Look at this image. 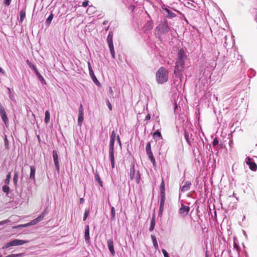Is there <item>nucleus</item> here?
<instances>
[{
	"mask_svg": "<svg viewBox=\"0 0 257 257\" xmlns=\"http://www.w3.org/2000/svg\"><path fill=\"white\" fill-rule=\"evenodd\" d=\"M233 246H234V248H236V249H237V248L238 247L237 244L236 243H235L234 242L233 243Z\"/></svg>",
	"mask_w": 257,
	"mask_h": 257,
	"instance_id": "obj_54",
	"label": "nucleus"
},
{
	"mask_svg": "<svg viewBox=\"0 0 257 257\" xmlns=\"http://www.w3.org/2000/svg\"><path fill=\"white\" fill-rule=\"evenodd\" d=\"M35 172H36V168L34 166H30V174L29 177V180L31 181H33L35 182Z\"/></svg>",
	"mask_w": 257,
	"mask_h": 257,
	"instance_id": "obj_20",
	"label": "nucleus"
},
{
	"mask_svg": "<svg viewBox=\"0 0 257 257\" xmlns=\"http://www.w3.org/2000/svg\"><path fill=\"white\" fill-rule=\"evenodd\" d=\"M45 122L47 123L50 121V113L48 110H46L45 113Z\"/></svg>",
	"mask_w": 257,
	"mask_h": 257,
	"instance_id": "obj_36",
	"label": "nucleus"
},
{
	"mask_svg": "<svg viewBox=\"0 0 257 257\" xmlns=\"http://www.w3.org/2000/svg\"><path fill=\"white\" fill-rule=\"evenodd\" d=\"M184 69L185 65L175 63L174 74L177 78L180 79V81H182Z\"/></svg>",
	"mask_w": 257,
	"mask_h": 257,
	"instance_id": "obj_5",
	"label": "nucleus"
},
{
	"mask_svg": "<svg viewBox=\"0 0 257 257\" xmlns=\"http://www.w3.org/2000/svg\"><path fill=\"white\" fill-rule=\"evenodd\" d=\"M108 22L107 21H104L103 22V25H106V24H108Z\"/></svg>",
	"mask_w": 257,
	"mask_h": 257,
	"instance_id": "obj_55",
	"label": "nucleus"
},
{
	"mask_svg": "<svg viewBox=\"0 0 257 257\" xmlns=\"http://www.w3.org/2000/svg\"><path fill=\"white\" fill-rule=\"evenodd\" d=\"M230 143H232V141H231H231H229V145H230Z\"/></svg>",
	"mask_w": 257,
	"mask_h": 257,
	"instance_id": "obj_62",
	"label": "nucleus"
},
{
	"mask_svg": "<svg viewBox=\"0 0 257 257\" xmlns=\"http://www.w3.org/2000/svg\"><path fill=\"white\" fill-rule=\"evenodd\" d=\"M87 65H88V70H89V72L92 71L93 70H92V67H91L90 62H87Z\"/></svg>",
	"mask_w": 257,
	"mask_h": 257,
	"instance_id": "obj_49",
	"label": "nucleus"
},
{
	"mask_svg": "<svg viewBox=\"0 0 257 257\" xmlns=\"http://www.w3.org/2000/svg\"><path fill=\"white\" fill-rule=\"evenodd\" d=\"M187 59V55L184 50L182 48L180 49L177 54L176 63L185 65V60Z\"/></svg>",
	"mask_w": 257,
	"mask_h": 257,
	"instance_id": "obj_7",
	"label": "nucleus"
},
{
	"mask_svg": "<svg viewBox=\"0 0 257 257\" xmlns=\"http://www.w3.org/2000/svg\"><path fill=\"white\" fill-rule=\"evenodd\" d=\"M89 73L90 76L91 78L92 79L93 82L97 86H100V83L99 82V81L98 80V79H97L96 77L95 76V74L94 73L93 71L89 72Z\"/></svg>",
	"mask_w": 257,
	"mask_h": 257,
	"instance_id": "obj_23",
	"label": "nucleus"
},
{
	"mask_svg": "<svg viewBox=\"0 0 257 257\" xmlns=\"http://www.w3.org/2000/svg\"><path fill=\"white\" fill-rule=\"evenodd\" d=\"M135 164L132 163L130 167V179L133 180L135 178Z\"/></svg>",
	"mask_w": 257,
	"mask_h": 257,
	"instance_id": "obj_25",
	"label": "nucleus"
},
{
	"mask_svg": "<svg viewBox=\"0 0 257 257\" xmlns=\"http://www.w3.org/2000/svg\"><path fill=\"white\" fill-rule=\"evenodd\" d=\"M79 113H84V109L83 107V105L82 104H80V106L79 107Z\"/></svg>",
	"mask_w": 257,
	"mask_h": 257,
	"instance_id": "obj_46",
	"label": "nucleus"
},
{
	"mask_svg": "<svg viewBox=\"0 0 257 257\" xmlns=\"http://www.w3.org/2000/svg\"><path fill=\"white\" fill-rule=\"evenodd\" d=\"M150 119H151V115H150L149 113H148V114L146 115V117H145V120H150Z\"/></svg>",
	"mask_w": 257,
	"mask_h": 257,
	"instance_id": "obj_51",
	"label": "nucleus"
},
{
	"mask_svg": "<svg viewBox=\"0 0 257 257\" xmlns=\"http://www.w3.org/2000/svg\"><path fill=\"white\" fill-rule=\"evenodd\" d=\"M0 257H2V255H0Z\"/></svg>",
	"mask_w": 257,
	"mask_h": 257,
	"instance_id": "obj_64",
	"label": "nucleus"
},
{
	"mask_svg": "<svg viewBox=\"0 0 257 257\" xmlns=\"http://www.w3.org/2000/svg\"><path fill=\"white\" fill-rule=\"evenodd\" d=\"M115 217V211L114 207H111V219L114 220Z\"/></svg>",
	"mask_w": 257,
	"mask_h": 257,
	"instance_id": "obj_38",
	"label": "nucleus"
},
{
	"mask_svg": "<svg viewBox=\"0 0 257 257\" xmlns=\"http://www.w3.org/2000/svg\"><path fill=\"white\" fill-rule=\"evenodd\" d=\"M243 233H244V234H246L244 231H243Z\"/></svg>",
	"mask_w": 257,
	"mask_h": 257,
	"instance_id": "obj_63",
	"label": "nucleus"
},
{
	"mask_svg": "<svg viewBox=\"0 0 257 257\" xmlns=\"http://www.w3.org/2000/svg\"><path fill=\"white\" fill-rule=\"evenodd\" d=\"M147 145H151V143H150V142H148V143L147 144Z\"/></svg>",
	"mask_w": 257,
	"mask_h": 257,
	"instance_id": "obj_61",
	"label": "nucleus"
},
{
	"mask_svg": "<svg viewBox=\"0 0 257 257\" xmlns=\"http://www.w3.org/2000/svg\"><path fill=\"white\" fill-rule=\"evenodd\" d=\"M36 76L39 78V80L42 82V83L44 84H46V82L45 80L44 77L41 75V74L38 71L35 72Z\"/></svg>",
	"mask_w": 257,
	"mask_h": 257,
	"instance_id": "obj_30",
	"label": "nucleus"
},
{
	"mask_svg": "<svg viewBox=\"0 0 257 257\" xmlns=\"http://www.w3.org/2000/svg\"><path fill=\"white\" fill-rule=\"evenodd\" d=\"M156 81L159 84H163L168 80V72L164 67H160L156 72Z\"/></svg>",
	"mask_w": 257,
	"mask_h": 257,
	"instance_id": "obj_3",
	"label": "nucleus"
},
{
	"mask_svg": "<svg viewBox=\"0 0 257 257\" xmlns=\"http://www.w3.org/2000/svg\"><path fill=\"white\" fill-rule=\"evenodd\" d=\"M140 179H141V175H140L139 171H138L137 173L136 177V181L137 183H138V184L139 183V182L140 181Z\"/></svg>",
	"mask_w": 257,
	"mask_h": 257,
	"instance_id": "obj_40",
	"label": "nucleus"
},
{
	"mask_svg": "<svg viewBox=\"0 0 257 257\" xmlns=\"http://www.w3.org/2000/svg\"><path fill=\"white\" fill-rule=\"evenodd\" d=\"M232 196H233V197H235V198H236V200H238L237 197L236 196V194H235V193H233V194H232Z\"/></svg>",
	"mask_w": 257,
	"mask_h": 257,
	"instance_id": "obj_57",
	"label": "nucleus"
},
{
	"mask_svg": "<svg viewBox=\"0 0 257 257\" xmlns=\"http://www.w3.org/2000/svg\"><path fill=\"white\" fill-rule=\"evenodd\" d=\"M160 195H166L165 194V183L163 179H162L161 185H160Z\"/></svg>",
	"mask_w": 257,
	"mask_h": 257,
	"instance_id": "obj_26",
	"label": "nucleus"
},
{
	"mask_svg": "<svg viewBox=\"0 0 257 257\" xmlns=\"http://www.w3.org/2000/svg\"><path fill=\"white\" fill-rule=\"evenodd\" d=\"M114 146H109V157L112 168H114L115 166Z\"/></svg>",
	"mask_w": 257,
	"mask_h": 257,
	"instance_id": "obj_11",
	"label": "nucleus"
},
{
	"mask_svg": "<svg viewBox=\"0 0 257 257\" xmlns=\"http://www.w3.org/2000/svg\"><path fill=\"white\" fill-rule=\"evenodd\" d=\"M84 238L85 241L87 243L89 242L90 236H89V226L88 225L85 226V232H84Z\"/></svg>",
	"mask_w": 257,
	"mask_h": 257,
	"instance_id": "obj_22",
	"label": "nucleus"
},
{
	"mask_svg": "<svg viewBox=\"0 0 257 257\" xmlns=\"http://www.w3.org/2000/svg\"><path fill=\"white\" fill-rule=\"evenodd\" d=\"M26 16V11L24 10H22L20 12V22H23Z\"/></svg>",
	"mask_w": 257,
	"mask_h": 257,
	"instance_id": "obj_33",
	"label": "nucleus"
},
{
	"mask_svg": "<svg viewBox=\"0 0 257 257\" xmlns=\"http://www.w3.org/2000/svg\"><path fill=\"white\" fill-rule=\"evenodd\" d=\"M3 71V69L0 67V72H2Z\"/></svg>",
	"mask_w": 257,
	"mask_h": 257,
	"instance_id": "obj_59",
	"label": "nucleus"
},
{
	"mask_svg": "<svg viewBox=\"0 0 257 257\" xmlns=\"http://www.w3.org/2000/svg\"><path fill=\"white\" fill-rule=\"evenodd\" d=\"M84 199L83 198H81L79 199V203L80 204H83L84 203Z\"/></svg>",
	"mask_w": 257,
	"mask_h": 257,
	"instance_id": "obj_53",
	"label": "nucleus"
},
{
	"mask_svg": "<svg viewBox=\"0 0 257 257\" xmlns=\"http://www.w3.org/2000/svg\"><path fill=\"white\" fill-rule=\"evenodd\" d=\"M109 26H108V27H105V30L106 31H108V29H109Z\"/></svg>",
	"mask_w": 257,
	"mask_h": 257,
	"instance_id": "obj_58",
	"label": "nucleus"
},
{
	"mask_svg": "<svg viewBox=\"0 0 257 257\" xmlns=\"http://www.w3.org/2000/svg\"><path fill=\"white\" fill-rule=\"evenodd\" d=\"M191 182L189 181H186L184 185H183L180 188L181 192H185L188 191L190 189Z\"/></svg>",
	"mask_w": 257,
	"mask_h": 257,
	"instance_id": "obj_19",
	"label": "nucleus"
},
{
	"mask_svg": "<svg viewBox=\"0 0 257 257\" xmlns=\"http://www.w3.org/2000/svg\"><path fill=\"white\" fill-rule=\"evenodd\" d=\"M162 252L164 257H170L168 253L167 252V251H166V249H162Z\"/></svg>",
	"mask_w": 257,
	"mask_h": 257,
	"instance_id": "obj_42",
	"label": "nucleus"
},
{
	"mask_svg": "<svg viewBox=\"0 0 257 257\" xmlns=\"http://www.w3.org/2000/svg\"><path fill=\"white\" fill-rule=\"evenodd\" d=\"M53 17H54V15L52 12L45 22V24L47 26H49L50 25V24H51V23L53 19Z\"/></svg>",
	"mask_w": 257,
	"mask_h": 257,
	"instance_id": "obj_29",
	"label": "nucleus"
},
{
	"mask_svg": "<svg viewBox=\"0 0 257 257\" xmlns=\"http://www.w3.org/2000/svg\"><path fill=\"white\" fill-rule=\"evenodd\" d=\"M28 242V240L15 239L7 243L5 245H4L2 247V249H6L10 248L11 246L21 245Z\"/></svg>",
	"mask_w": 257,
	"mask_h": 257,
	"instance_id": "obj_4",
	"label": "nucleus"
},
{
	"mask_svg": "<svg viewBox=\"0 0 257 257\" xmlns=\"http://www.w3.org/2000/svg\"><path fill=\"white\" fill-rule=\"evenodd\" d=\"M212 145H218V141L217 139H214L212 142Z\"/></svg>",
	"mask_w": 257,
	"mask_h": 257,
	"instance_id": "obj_50",
	"label": "nucleus"
},
{
	"mask_svg": "<svg viewBox=\"0 0 257 257\" xmlns=\"http://www.w3.org/2000/svg\"><path fill=\"white\" fill-rule=\"evenodd\" d=\"M151 239H152V241H153L154 247H155V248L156 249H158V247H159V246H158V242H157V238H156V236L155 235H154V234H151Z\"/></svg>",
	"mask_w": 257,
	"mask_h": 257,
	"instance_id": "obj_27",
	"label": "nucleus"
},
{
	"mask_svg": "<svg viewBox=\"0 0 257 257\" xmlns=\"http://www.w3.org/2000/svg\"><path fill=\"white\" fill-rule=\"evenodd\" d=\"M11 177V172H9L7 175L6 179L4 180L5 184H9Z\"/></svg>",
	"mask_w": 257,
	"mask_h": 257,
	"instance_id": "obj_35",
	"label": "nucleus"
},
{
	"mask_svg": "<svg viewBox=\"0 0 257 257\" xmlns=\"http://www.w3.org/2000/svg\"><path fill=\"white\" fill-rule=\"evenodd\" d=\"M107 42L110 50L111 57L113 59L115 58V51L113 44V32L110 31L109 32L107 37Z\"/></svg>",
	"mask_w": 257,
	"mask_h": 257,
	"instance_id": "obj_6",
	"label": "nucleus"
},
{
	"mask_svg": "<svg viewBox=\"0 0 257 257\" xmlns=\"http://www.w3.org/2000/svg\"><path fill=\"white\" fill-rule=\"evenodd\" d=\"M153 138L156 142L160 141L162 140L161 133L159 130H157L154 133ZM159 144H160V142H159Z\"/></svg>",
	"mask_w": 257,
	"mask_h": 257,
	"instance_id": "obj_21",
	"label": "nucleus"
},
{
	"mask_svg": "<svg viewBox=\"0 0 257 257\" xmlns=\"http://www.w3.org/2000/svg\"><path fill=\"white\" fill-rule=\"evenodd\" d=\"M115 140L118 145H121L118 135L116 134L114 131H113L110 135L109 145H114Z\"/></svg>",
	"mask_w": 257,
	"mask_h": 257,
	"instance_id": "obj_10",
	"label": "nucleus"
},
{
	"mask_svg": "<svg viewBox=\"0 0 257 257\" xmlns=\"http://www.w3.org/2000/svg\"><path fill=\"white\" fill-rule=\"evenodd\" d=\"M91 9H93V7L92 6H89V9H91Z\"/></svg>",
	"mask_w": 257,
	"mask_h": 257,
	"instance_id": "obj_60",
	"label": "nucleus"
},
{
	"mask_svg": "<svg viewBox=\"0 0 257 257\" xmlns=\"http://www.w3.org/2000/svg\"><path fill=\"white\" fill-rule=\"evenodd\" d=\"M8 185L9 184H5L3 186V191L4 192L6 193V195H8L10 191V189Z\"/></svg>",
	"mask_w": 257,
	"mask_h": 257,
	"instance_id": "obj_37",
	"label": "nucleus"
},
{
	"mask_svg": "<svg viewBox=\"0 0 257 257\" xmlns=\"http://www.w3.org/2000/svg\"><path fill=\"white\" fill-rule=\"evenodd\" d=\"M10 222V220L9 219H6L3 221H0V226L4 225L7 223H9Z\"/></svg>",
	"mask_w": 257,
	"mask_h": 257,
	"instance_id": "obj_44",
	"label": "nucleus"
},
{
	"mask_svg": "<svg viewBox=\"0 0 257 257\" xmlns=\"http://www.w3.org/2000/svg\"><path fill=\"white\" fill-rule=\"evenodd\" d=\"M19 177V173L18 171L15 170L14 171V175L13 177V183L16 188L18 185V182Z\"/></svg>",
	"mask_w": 257,
	"mask_h": 257,
	"instance_id": "obj_24",
	"label": "nucleus"
},
{
	"mask_svg": "<svg viewBox=\"0 0 257 257\" xmlns=\"http://www.w3.org/2000/svg\"><path fill=\"white\" fill-rule=\"evenodd\" d=\"M0 115L2 117V119L5 124V125L7 126L9 124V119L7 116L6 112L5 111V108L0 103Z\"/></svg>",
	"mask_w": 257,
	"mask_h": 257,
	"instance_id": "obj_8",
	"label": "nucleus"
},
{
	"mask_svg": "<svg viewBox=\"0 0 257 257\" xmlns=\"http://www.w3.org/2000/svg\"><path fill=\"white\" fill-rule=\"evenodd\" d=\"M27 64H28L29 66V65H31V64H32V63H31L30 61H29L28 60L27 61Z\"/></svg>",
	"mask_w": 257,
	"mask_h": 257,
	"instance_id": "obj_56",
	"label": "nucleus"
},
{
	"mask_svg": "<svg viewBox=\"0 0 257 257\" xmlns=\"http://www.w3.org/2000/svg\"><path fill=\"white\" fill-rule=\"evenodd\" d=\"M159 31L163 34H166L169 31L170 28L166 23L159 25L158 26Z\"/></svg>",
	"mask_w": 257,
	"mask_h": 257,
	"instance_id": "obj_16",
	"label": "nucleus"
},
{
	"mask_svg": "<svg viewBox=\"0 0 257 257\" xmlns=\"http://www.w3.org/2000/svg\"><path fill=\"white\" fill-rule=\"evenodd\" d=\"M107 246L109 251L112 255L115 254V250L113 246V241L112 239H109L107 241Z\"/></svg>",
	"mask_w": 257,
	"mask_h": 257,
	"instance_id": "obj_18",
	"label": "nucleus"
},
{
	"mask_svg": "<svg viewBox=\"0 0 257 257\" xmlns=\"http://www.w3.org/2000/svg\"><path fill=\"white\" fill-rule=\"evenodd\" d=\"M155 224H156L155 219L154 218H152L151 220V223H150V228H149V230L150 231H152L154 230Z\"/></svg>",
	"mask_w": 257,
	"mask_h": 257,
	"instance_id": "obj_34",
	"label": "nucleus"
},
{
	"mask_svg": "<svg viewBox=\"0 0 257 257\" xmlns=\"http://www.w3.org/2000/svg\"><path fill=\"white\" fill-rule=\"evenodd\" d=\"M7 89L8 90L9 97L10 99V100H12V101H16L14 94L12 91L11 89L9 87H8Z\"/></svg>",
	"mask_w": 257,
	"mask_h": 257,
	"instance_id": "obj_31",
	"label": "nucleus"
},
{
	"mask_svg": "<svg viewBox=\"0 0 257 257\" xmlns=\"http://www.w3.org/2000/svg\"><path fill=\"white\" fill-rule=\"evenodd\" d=\"M49 213V210H48V207H47L34 220L31 221L30 222L24 224H20L15 226H14V228H24L28 227L31 225H35L39 222L40 221L43 220L46 214Z\"/></svg>",
	"mask_w": 257,
	"mask_h": 257,
	"instance_id": "obj_2",
	"label": "nucleus"
},
{
	"mask_svg": "<svg viewBox=\"0 0 257 257\" xmlns=\"http://www.w3.org/2000/svg\"><path fill=\"white\" fill-rule=\"evenodd\" d=\"M146 150L149 158L151 162L154 165L155 164V159L151 150V146H146Z\"/></svg>",
	"mask_w": 257,
	"mask_h": 257,
	"instance_id": "obj_14",
	"label": "nucleus"
},
{
	"mask_svg": "<svg viewBox=\"0 0 257 257\" xmlns=\"http://www.w3.org/2000/svg\"><path fill=\"white\" fill-rule=\"evenodd\" d=\"M109 93L110 96L113 97V91L111 87H109Z\"/></svg>",
	"mask_w": 257,
	"mask_h": 257,
	"instance_id": "obj_48",
	"label": "nucleus"
},
{
	"mask_svg": "<svg viewBox=\"0 0 257 257\" xmlns=\"http://www.w3.org/2000/svg\"><path fill=\"white\" fill-rule=\"evenodd\" d=\"M12 0H5L4 4L6 6H9L11 3Z\"/></svg>",
	"mask_w": 257,
	"mask_h": 257,
	"instance_id": "obj_45",
	"label": "nucleus"
},
{
	"mask_svg": "<svg viewBox=\"0 0 257 257\" xmlns=\"http://www.w3.org/2000/svg\"><path fill=\"white\" fill-rule=\"evenodd\" d=\"M89 213V209H85V212L83 215V220L85 221L86 218H87L88 215Z\"/></svg>",
	"mask_w": 257,
	"mask_h": 257,
	"instance_id": "obj_39",
	"label": "nucleus"
},
{
	"mask_svg": "<svg viewBox=\"0 0 257 257\" xmlns=\"http://www.w3.org/2000/svg\"><path fill=\"white\" fill-rule=\"evenodd\" d=\"M163 10L165 12V13H164V15H165L166 17L168 19H172L176 17V14L172 12L168 8H163Z\"/></svg>",
	"mask_w": 257,
	"mask_h": 257,
	"instance_id": "obj_17",
	"label": "nucleus"
},
{
	"mask_svg": "<svg viewBox=\"0 0 257 257\" xmlns=\"http://www.w3.org/2000/svg\"><path fill=\"white\" fill-rule=\"evenodd\" d=\"M179 108V107L177 106L176 103L174 104V111L176 112Z\"/></svg>",
	"mask_w": 257,
	"mask_h": 257,
	"instance_id": "obj_52",
	"label": "nucleus"
},
{
	"mask_svg": "<svg viewBox=\"0 0 257 257\" xmlns=\"http://www.w3.org/2000/svg\"><path fill=\"white\" fill-rule=\"evenodd\" d=\"M31 69H32L35 72V73L36 72H37L38 70L37 68H36V67L35 66V65H34L33 64H31L29 66Z\"/></svg>",
	"mask_w": 257,
	"mask_h": 257,
	"instance_id": "obj_43",
	"label": "nucleus"
},
{
	"mask_svg": "<svg viewBox=\"0 0 257 257\" xmlns=\"http://www.w3.org/2000/svg\"><path fill=\"white\" fill-rule=\"evenodd\" d=\"M166 200V195H160V206L159 211V216L162 215L163 211L164 209V205Z\"/></svg>",
	"mask_w": 257,
	"mask_h": 257,
	"instance_id": "obj_13",
	"label": "nucleus"
},
{
	"mask_svg": "<svg viewBox=\"0 0 257 257\" xmlns=\"http://www.w3.org/2000/svg\"><path fill=\"white\" fill-rule=\"evenodd\" d=\"M53 158L56 170L59 172L60 165L59 163L58 155L56 150H53L52 152Z\"/></svg>",
	"mask_w": 257,
	"mask_h": 257,
	"instance_id": "obj_12",
	"label": "nucleus"
},
{
	"mask_svg": "<svg viewBox=\"0 0 257 257\" xmlns=\"http://www.w3.org/2000/svg\"><path fill=\"white\" fill-rule=\"evenodd\" d=\"M105 101H106V104H107L109 109L110 110H112V105H111L110 101H109L108 99H107L105 100Z\"/></svg>",
	"mask_w": 257,
	"mask_h": 257,
	"instance_id": "obj_41",
	"label": "nucleus"
},
{
	"mask_svg": "<svg viewBox=\"0 0 257 257\" xmlns=\"http://www.w3.org/2000/svg\"><path fill=\"white\" fill-rule=\"evenodd\" d=\"M89 1H84L82 4V6L83 7H86L88 5Z\"/></svg>",
	"mask_w": 257,
	"mask_h": 257,
	"instance_id": "obj_47",
	"label": "nucleus"
},
{
	"mask_svg": "<svg viewBox=\"0 0 257 257\" xmlns=\"http://www.w3.org/2000/svg\"><path fill=\"white\" fill-rule=\"evenodd\" d=\"M84 119V113H79L78 118V125L81 126L82 122Z\"/></svg>",
	"mask_w": 257,
	"mask_h": 257,
	"instance_id": "obj_32",
	"label": "nucleus"
},
{
	"mask_svg": "<svg viewBox=\"0 0 257 257\" xmlns=\"http://www.w3.org/2000/svg\"><path fill=\"white\" fill-rule=\"evenodd\" d=\"M184 138L188 145H199L200 138L193 130H185Z\"/></svg>",
	"mask_w": 257,
	"mask_h": 257,
	"instance_id": "obj_1",
	"label": "nucleus"
},
{
	"mask_svg": "<svg viewBox=\"0 0 257 257\" xmlns=\"http://www.w3.org/2000/svg\"><path fill=\"white\" fill-rule=\"evenodd\" d=\"M190 210V207L185 206L183 204H181V207L179 210V213L183 216H185L187 215Z\"/></svg>",
	"mask_w": 257,
	"mask_h": 257,
	"instance_id": "obj_15",
	"label": "nucleus"
},
{
	"mask_svg": "<svg viewBox=\"0 0 257 257\" xmlns=\"http://www.w3.org/2000/svg\"><path fill=\"white\" fill-rule=\"evenodd\" d=\"M94 176H95V179L96 181L97 182V183L99 184V185L101 187H102L103 183H102V181L101 180L100 177L97 171L95 173Z\"/></svg>",
	"mask_w": 257,
	"mask_h": 257,
	"instance_id": "obj_28",
	"label": "nucleus"
},
{
	"mask_svg": "<svg viewBox=\"0 0 257 257\" xmlns=\"http://www.w3.org/2000/svg\"><path fill=\"white\" fill-rule=\"evenodd\" d=\"M245 163L249 166V168L252 171H255L257 170V165L254 162L252 158L247 157L245 159Z\"/></svg>",
	"mask_w": 257,
	"mask_h": 257,
	"instance_id": "obj_9",
	"label": "nucleus"
}]
</instances>
